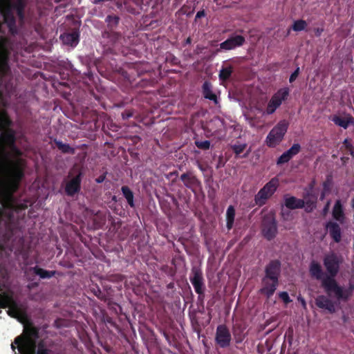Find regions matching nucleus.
Masks as SVG:
<instances>
[{
    "mask_svg": "<svg viewBox=\"0 0 354 354\" xmlns=\"http://www.w3.org/2000/svg\"><path fill=\"white\" fill-rule=\"evenodd\" d=\"M301 151V145L295 143L286 151L283 153L277 160V165H281L288 162L295 156L297 155Z\"/></svg>",
    "mask_w": 354,
    "mask_h": 354,
    "instance_id": "nucleus-18",
    "label": "nucleus"
},
{
    "mask_svg": "<svg viewBox=\"0 0 354 354\" xmlns=\"http://www.w3.org/2000/svg\"><path fill=\"white\" fill-rule=\"evenodd\" d=\"M233 71L234 68L232 65L223 66L219 71V80L222 82L227 81L230 78Z\"/></svg>",
    "mask_w": 354,
    "mask_h": 354,
    "instance_id": "nucleus-30",
    "label": "nucleus"
},
{
    "mask_svg": "<svg viewBox=\"0 0 354 354\" xmlns=\"http://www.w3.org/2000/svg\"><path fill=\"white\" fill-rule=\"evenodd\" d=\"M39 329L32 324L24 326L23 333L17 336L11 344L13 351L17 348L20 354H49V351L41 344L37 350Z\"/></svg>",
    "mask_w": 354,
    "mask_h": 354,
    "instance_id": "nucleus-3",
    "label": "nucleus"
},
{
    "mask_svg": "<svg viewBox=\"0 0 354 354\" xmlns=\"http://www.w3.org/2000/svg\"><path fill=\"white\" fill-rule=\"evenodd\" d=\"M235 218V209L234 206L230 205L226 211V227L228 230L232 229Z\"/></svg>",
    "mask_w": 354,
    "mask_h": 354,
    "instance_id": "nucleus-31",
    "label": "nucleus"
},
{
    "mask_svg": "<svg viewBox=\"0 0 354 354\" xmlns=\"http://www.w3.org/2000/svg\"><path fill=\"white\" fill-rule=\"evenodd\" d=\"M120 17L115 15H109L105 18V22L107 25V30H114V29L118 26L120 22Z\"/></svg>",
    "mask_w": 354,
    "mask_h": 354,
    "instance_id": "nucleus-32",
    "label": "nucleus"
},
{
    "mask_svg": "<svg viewBox=\"0 0 354 354\" xmlns=\"http://www.w3.org/2000/svg\"><path fill=\"white\" fill-rule=\"evenodd\" d=\"M12 159L6 165L0 162V194L6 198L12 196L25 175L27 162L23 158V151L16 143L8 148Z\"/></svg>",
    "mask_w": 354,
    "mask_h": 354,
    "instance_id": "nucleus-2",
    "label": "nucleus"
},
{
    "mask_svg": "<svg viewBox=\"0 0 354 354\" xmlns=\"http://www.w3.org/2000/svg\"><path fill=\"white\" fill-rule=\"evenodd\" d=\"M289 95V89L288 88H280L277 93H275L268 102L266 113L268 115L272 114L282 104L283 101H285Z\"/></svg>",
    "mask_w": 354,
    "mask_h": 354,
    "instance_id": "nucleus-9",
    "label": "nucleus"
},
{
    "mask_svg": "<svg viewBox=\"0 0 354 354\" xmlns=\"http://www.w3.org/2000/svg\"><path fill=\"white\" fill-rule=\"evenodd\" d=\"M82 174L80 172L71 180H69L65 186V192L69 196H73L79 193L81 189Z\"/></svg>",
    "mask_w": 354,
    "mask_h": 354,
    "instance_id": "nucleus-17",
    "label": "nucleus"
},
{
    "mask_svg": "<svg viewBox=\"0 0 354 354\" xmlns=\"http://www.w3.org/2000/svg\"><path fill=\"white\" fill-rule=\"evenodd\" d=\"M0 308H8V314L13 318H17L24 315V310L12 298V296L8 293H3L0 295Z\"/></svg>",
    "mask_w": 354,
    "mask_h": 354,
    "instance_id": "nucleus-7",
    "label": "nucleus"
},
{
    "mask_svg": "<svg viewBox=\"0 0 354 354\" xmlns=\"http://www.w3.org/2000/svg\"><path fill=\"white\" fill-rule=\"evenodd\" d=\"M288 128V122L283 120L279 122L269 132L266 144L270 148H274L283 140Z\"/></svg>",
    "mask_w": 354,
    "mask_h": 354,
    "instance_id": "nucleus-5",
    "label": "nucleus"
},
{
    "mask_svg": "<svg viewBox=\"0 0 354 354\" xmlns=\"http://www.w3.org/2000/svg\"><path fill=\"white\" fill-rule=\"evenodd\" d=\"M53 142L55 144L56 147L58 148V149L61 151L63 153H75V149L71 147L68 144L63 143L62 141L58 140L57 139H55Z\"/></svg>",
    "mask_w": 354,
    "mask_h": 354,
    "instance_id": "nucleus-33",
    "label": "nucleus"
},
{
    "mask_svg": "<svg viewBox=\"0 0 354 354\" xmlns=\"http://www.w3.org/2000/svg\"><path fill=\"white\" fill-rule=\"evenodd\" d=\"M192 43V39L191 37H187L185 40V45L186 44H190Z\"/></svg>",
    "mask_w": 354,
    "mask_h": 354,
    "instance_id": "nucleus-52",
    "label": "nucleus"
},
{
    "mask_svg": "<svg viewBox=\"0 0 354 354\" xmlns=\"http://www.w3.org/2000/svg\"><path fill=\"white\" fill-rule=\"evenodd\" d=\"M133 110L132 109H127L122 113V118L123 120H128L129 118L133 117Z\"/></svg>",
    "mask_w": 354,
    "mask_h": 354,
    "instance_id": "nucleus-43",
    "label": "nucleus"
},
{
    "mask_svg": "<svg viewBox=\"0 0 354 354\" xmlns=\"http://www.w3.org/2000/svg\"><path fill=\"white\" fill-rule=\"evenodd\" d=\"M204 296H205V292L203 295H198V300L203 301V299H204Z\"/></svg>",
    "mask_w": 354,
    "mask_h": 354,
    "instance_id": "nucleus-53",
    "label": "nucleus"
},
{
    "mask_svg": "<svg viewBox=\"0 0 354 354\" xmlns=\"http://www.w3.org/2000/svg\"><path fill=\"white\" fill-rule=\"evenodd\" d=\"M307 27V22L303 19H298L294 21L292 28L294 31L299 32L305 30Z\"/></svg>",
    "mask_w": 354,
    "mask_h": 354,
    "instance_id": "nucleus-35",
    "label": "nucleus"
},
{
    "mask_svg": "<svg viewBox=\"0 0 354 354\" xmlns=\"http://www.w3.org/2000/svg\"><path fill=\"white\" fill-rule=\"evenodd\" d=\"M333 218L339 222L344 223L346 219L344 208L340 200H337L332 210Z\"/></svg>",
    "mask_w": 354,
    "mask_h": 354,
    "instance_id": "nucleus-24",
    "label": "nucleus"
},
{
    "mask_svg": "<svg viewBox=\"0 0 354 354\" xmlns=\"http://www.w3.org/2000/svg\"><path fill=\"white\" fill-rule=\"evenodd\" d=\"M195 145L200 149L207 150L210 147V141L209 140H196Z\"/></svg>",
    "mask_w": 354,
    "mask_h": 354,
    "instance_id": "nucleus-38",
    "label": "nucleus"
},
{
    "mask_svg": "<svg viewBox=\"0 0 354 354\" xmlns=\"http://www.w3.org/2000/svg\"><path fill=\"white\" fill-rule=\"evenodd\" d=\"M212 84L209 81H205L202 86V93L205 99L209 100L215 104L218 103L216 95L212 91Z\"/></svg>",
    "mask_w": 354,
    "mask_h": 354,
    "instance_id": "nucleus-25",
    "label": "nucleus"
},
{
    "mask_svg": "<svg viewBox=\"0 0 354 354\" xmlns=\"http://www.w3.org/2000/svg\"><path fill=\"white\" fill-rule=\"evenodd\" d=\"M278 232L277 222L272 214H266L263 217L261 223V233L268 241L274 239Z\"/></svg>",
    "mask_w": 354,
    "mask_h": 354,
    "instance_id": "nucleus-8",
    "label": "nucleus"
},
{
    "mask_svg": "<svg viewBox=\"0 0 354 354\" xmlns=\"http://www.w3.org/2000/svg\"><path fill=\"white\" fill-rule=\"evenodd\" d=\"M236 32H243V30H237Z\"/></svg>",
    "mask_w": 354,
    "mask_h": 354,
    "instance_id": "nucleus-59",
    "label": "nucleus"
},
{
    "mask_svg": "<svg viewBox=\"0 0 354 354\" xmlns=\"http://www.w3.org/2000/svg\"><path fill=\"white\" fill-rule=\"evenodd\" d=\"M102 37L109 39L113 46L122 44L121 41L123 39L122 34L115 30H104Z\"/></svg>",
    "mask_w": 354,
    "mask_h": 354,
    "instance_id": "nucleus-26",
    "label": "nucleus"
},
{
    "mask_svg": "<svg viewBox=\"0 0 354 354\" xmlns=\"http://www.w3.org/2000/svg\"><path fill=\"white\" fill-rule=\"evenodd\" d=\"M232 336L230 330L225 324H220L216 330L215 342L221 348H227L230 345Z\"/></svg>",
    "mask_w": 354,
    "mask_h": 354,
    "instance_id": "nucleus-11",
    "label": "nucleus"
},
{
    "mask_svg": "<svg viewBox=\"0 0 354 354\" xmlns=\"http://www.w3.org/2000/svg\"><path fill=\"white\" fill-rule=\"evenodd\" d=\"M60 37L65 44L76 46L80 41V32L78 30L74 29L70 32L64 33Z\"/></svg>",
    "mask_w": 354,
    "mask_h": 354,
    "instance_id": "nucleus-21",
    "label": "nucleus"
},
{
    "mask_svg": "<svg viewBox=\"0 0 354 354\" xmlns=\"http://www.w3.org/2000/svg\"><path fill=\"white\" fill-rule=\"evenodd\" d=\"M263 287L260 289V292L266 295L268 298H270L274 293L279 286V281H276L274 279H262Z\"/></svg>",
    "mask_w": 354,
    "mask_h": 354,
    "instance_id": "nucleus-19",
    "label": "nucleus"
},
{
    "mask_svg": "<svg viewBox=\"0 0 354 354\" xmlns=\"http://www.w3.org/2000/svg\"><path fill=\"white\" fill-rule=\"evenodd\" d=\"M343 145L349 151V153L354 157V147L350 140L348 138H346L343 142Z\"/></svg>",
    "mask_w": 354,
    "mask_h": 354,
    "instance_id": "nucleus-40",
    "label": "nucleus"
},
{
    "mask_svg": "<svg viewBox=\"0 0 354 354\" xmlns=\"http://www.w3.org/2000/svg\"><path fill=\"white\" fill-rule=\"evenodd\" d=\"M279 297L286 304H288L292 301L287 292L283 291L279 292Z\"/></svg>",
    "mask_w": 354,
    "mask_h": 354,
    "instance_id": "nucleus-41",
    "label": "nucleus"
},
{
    "mask_svg": "<svg viewBox=\"0 0 354 354\" xmlns=\"http://www.w3.org/2000/svg\"><path fill=\"white\" fill-rule=\"evenodd\" d=\"M121 191L122 192L124 197L126 198L128 204L129 205V206L131 207H135L134 201H133L134 196H133V193L131 190V189L128 186L124 185L122 187Z\"/></svg>",
    "mask_w": 354,
    "mask_h": 354,
    "instance_id": "nucleus-34",
    "label": "nucleus"
},
{
    "mask_svg": "<svg viewBox=\"0 0 354 354\" xmlns=\"http://www.w3.org/2000/svg\"><path fill=\"white\" fill-rule=\"evenodd\" d=\"M284 205L289 209H301L305 206V201L295 196L286 195Z\"/></svg>",
    "mask_w": 354,
    "mask_h": 354,
    "instance_id": "nucleus-22",
    "label": "nucleus"
},
{
    "mask_svg": "<svg viewBox=\"0 0 354 354\" xmlns=\"http://www.w3.org/2000/svg\"><path fill=\"white\" fill-rule=\"evenodd\" d=\"M26 207V205H21V206H20L21 209H25Z\"/></svg>",
    "mask_w": 354,
    "mask_h": 354,
    "instance_id": "nucleus-56",
    "label": "nucleus"
},
{
    "mask_svg": "<svg viewBox=\"0 0 354 354\" xmlns=\"http://www.w3.org/2000/svg\"><path fill=\"white\" fill-rule=\"evenodd\" d=\"M297 300L301 304L304 308L306 307V303L304 297H302L301 296H299L297 297Z\"/></svg>",
    "mask_w": 354,
    "mask_h": 354,
    "instance_id": "nucleus-49",
    "label": "nucleus"
},
{
    "mask_svg": "<svg viewBox=\"0 0 354 354\" xmlns=\"http://www.w3.org/2000/svg\"><path fill=\"white\" fill-rule=\"evenodd\" d=\"M248 155V152L245 153L243 156H242L243 158H246Z\"/></svg>",
    "mask_w": 354,
    "mask_h": 354,
    "instance_id": "nucleus-58",
    "label": "nucleus"
},
{
    "mask_svg": "<svg viewBox=\"0 0 354 354\" xmlns=\"http://www.w3.org/2000/svg\"><path fill=\"white\" fill-rule=\"evenodd\" d=\"M315 185V181L313 180L310 184V188H313Z\"/></svg>",
    "mask_w": 354,
    "mask_h": 354,
    "instance_id": "nucleus-57",
    "label": "nucleus"
},
{
    "mask_svg": "<svg viewBox=\"0 0 354 354\" xmlns=\"http://www.w3.org/2000/svg\"><path fill=\"white\" fill-rule=\"evenodd\" d=\"M348 158H346V157H342L341 158V160L342 162H346V161L348 160Z\"/></svg>",
    "mask_w": 354,
    "mask_h": 354,
    "instance_id": "nucleus-55",
    "label": "nucleus"
},
{
    "mask_svg": "<svg viewBox=\"0 0 354 354\" xmlns=\"http://www.w3.org/2000/svg\"><path fill=\"white\" fill-rule=\"evenodd\" d=\"M13 121L6 110L0 111V133L12 129Z\"/></svg>",
    "mask_w": 354,
    "mask_h": 354,
    "instance_id": "nucleus-23",
    "label": "nucleus"
},
{
    "mask_svg": "<svg viewBox=\"0 0 354 354\" xmlns=\"http://www.w3.org/2000/svg\"><path fill=\"white\" fill-rule=\"evenodd\" d=\"M328 192H324V190H323L320 195V200H323L325 198L326 194Z\"/></svg>",
    "mask_w": 354,
    "mask_h": 354,
    "instance_id": "nucleus-51",
    "label": "nucleus"
},
{
    "mask_svg": "<svg viewBox=\"0 0 354 354\" xmlns=\"http://www.w3.org/2000/svg\"><path fill=\"white\" fill-rule=\"evenodd\" d=\"M333 121L336 125L339 126L344 129H346L349 125L354 124V118L350 115H348L346 118L335 115L333 118Z\"/></svg>",
    "mask_w": 354,
    "mask_h": 354,
    "instance_id": "nucleus-28",
    "label": "nucleus"
},
{
    "mask_svg": "<svg viewBox=\"0 0 354 354\" xmlns=\"http://www.w3.org/2000/svg\"><path fill=\"white\" fill-rule=\"evenodd\" d=\"M281 216L283 218V219H288V216H290V212L288 211L286 212L284 211H282Z\"/></svg>",
    "mask_w": 354,
    "mask_h": 354,
    "instance_id": "nucleus-50",
    "label": "nucleus"
},
{
    "mask_svg": "<svg viewBox=\"0 0 354 354\" xmlns=\"http://www.w3.org/2000/svg\"><path fill=\"white\" fill-rule=\"evenodd\" d=\"M281 269V261L278 259L271 260L265 267V275L266 279L279 281Z\"/></svg>",
    "mask_w": 354,
    "mask_h": 354,
    "instance_id": "nucleus-14",
    "label": "nucleus"
},
{
    "mask_svg": "<svg viewBox=\"0 0 354 354\" xmlns=\"http://www.w3.org/2000/svg\"><path fill=\"white\" fill-rule=\"evenodd\" d=\"M299 73H300L299 67H297L295 71L290 75V76L289 77L290 83H292L296 80V79L297 78V77L299 75Z\"/></svg>",
    "mask_w": 354,
    "mask_h": 354,
    "instance_id": "nucleus-44",
    "label": "nucleus"
},
{
    "mask_svg": "<svg viewBox=\"0 0 354 354\" xmlns=\"http://www.w3.org/2000/svg\"><path fill=\"white\" fill-rule=\"evenodd\" d=\"M305 205H306V211L307 212H310L315 207L314 203L310 201H307L305 202Z\"/></svg>",
    "mask_w": 354,
    "mask_h": 354,
    "instance_id": "nucleus-45",
    "label": "nucleus"
},
{
    "mask_svg": "<svg viewBox=\"0 0 354 354\" xmlns=\"http://www.w3.org/2000/svg\"><path fill=\"white\" fill-rule=\"evenodd\" d=\"M245 43V38L243 35L232 34L225 41L219 44L220 49L230 50L242 46Z\"/></svg>",
    "mask_w": 354,
    "mask_h": 354,
    "instance_id": "nucleus-12",
    "label": "nucleus"
},
{
    "mask_svg": "<svg viewBox=\"0 0 354 354\" xmlns=\"http://www.w3.org/2000/svg\"><path fill=\"white\" fill-rule=\"evenodd\" d=\"M342 262V257L335 253H330L326 255L323 259L327 274L323 271L322 266L315 261L310 263L309 273L312 278L321 281L322 287L328 296H331L332 293H334L337 300L346 301L351 296V292L344 290L335 279Z\"/></svg>",
    "mask_w": 354,
    "mask_h": 354,
    "instance_id": "nucleus-1",
    "label": "nucleus"
},
{
    "mask_svg": "<svg viewBox=\"0 0 354 354\" xmlns=\"http://www.w3.org/2000/svg\"><path fill=\"white\" fill-rule=\"evenodd\" d=\"M30 270H32L36 275H38L41 279H50L54 277L56 274V271L55 270H46L37 266L31 268Z\"/></svg>",
    "mask_w": 354,
    "mask_h": 354,
    "instance_id": "nucleus-29",
    "label": "nucleus"
},
{
    "mask_svg": "<svg viewBox=\"0 0 354 354\" xmlns=\"http://www.w3.org/2000/svg\"><path fill=\"white\" fill-rule=\"evenodd\" d=\"M351 205L352 208L354 209V197L351 200Z\"/></svg>",
    "mask_w": 354,
    "mask_h": 354,
    "instance_id": "nucleus-54",
    "label": "nucleus"
},
{
    "mask_svg": "<svg viewBox=\"0 0 354 354\" xmlns=\"http://www.w3.org/2000/svg\"><path fill=\"white\" fill-rule=\"evenodd\" d=\"M16 131L15 129H8L1 132L0 134V149L3 153L8 151V148L16 143Z\"/></svg>",
    "mask_w": 354,
    "mask_h": 354,
    "instance_id": "nucleus-13",
    "label": "nucleus"
},
{
    "mask_svg": "<svg viewBox=\"0 0 354 354\" xmlns=\"http://www.w3.org/2000/svg\"><path fill=\"white\" fill-rule=\"evenodd\" d=\"M247 147L246 144H241V145H231V149L232 151L235 153L236 157L240 156L241 153Z\"/></svg>",
    "mask_w": 354,
    "mask_h": 354,
    "instance_id": "nucleus-37",
    "label": "nucleus"
},
{
    "mask_svg": "<svg viewBox=\"0 0 354 354\" xmlns=\"http://www.w3.org/2000/svg\"><path fill=\"white\" fill-rule=\"evenodd\" d=\"M189 280L194 286L195 292L198 295H203L205 292V286L201 270L197 267H193L191 270Z\"/></svg>",
    "mask_w": 354,
    "mask_h": 354,
    "instance_id": "nucleus-10",
    "label": "nucleus"
},
{
    "mask_svg": "<svg viewBox=\"0 0 354 354\" xmlns=\"http://www.w3.org/2000/svg\"><path fill=\"white\" fill-rule=\"evenodd\" d=\"M325 228L328 231L330 238L335 243H339L342 241V230L340 225L335 221H328Z\"/></svg>",
    "mask_w": 354,
    "mask_h": 354,
    "instance_id": "nucleus-20",
    "label": "nucleus"
},
{
    "mask_svg": "<svg viewBox=\"0 0 354 354\" xmlns=\"http://www.w3.org/2000/svg\"><path fill=\"white\" fill-rule=\"evenodd\" d=\"M279 179L277 177L272 178L254 196L256 205L262 207L266 205L267 201L275 193L279 187Z\"/></svg>",
    "mask_w": 354,
    "mask_h": 354,
    "instance_id": "nucleus-6",
    "label": "nucleus"
},
{
    "mask_svg": "<svg viewBox=\"0 0 354 354\" xmlns=\"http://www.w3.org/2000/svg\"><path fill=\"white\" fill-rule=\"evenodd\" d=\"M27 5V0H0L1 15L3 17V25L9 28L11 33L17 34L19 28L16 25V19L14 10L21 21L24 19V9Z\"/></svg>",
    "mask_w": 354,
    "mask_h": 354,
    "instance_id": "nucleus-4",
    "label": "nucleus"
},
{
    "mask_svg": "<svg viewBox=\"0 0 354 354\" xmlns=\"http://www.w3.org/2000/svg\"><path fill=\"white\" fill-rule=\"evenodd\" d=\"M315 303L319 308L326 310L330 314H333L336 311L335 303L326 295L317 296Z\"/></svg>",
    "mask_w": 354,
    "mask_h": 354,
    "instance_id": "nucleus-16",
    "label": "nucleus"
},
{
    "mask_svg": "<svg viewBox=\"0 0 354 354\" xmlns=\"http://www.w3.org/2000/svg\"><path fill=\"white\" fill-rule=\"evenodd\" d=\"M124 6L125 10L133 15L139 14V10L141 6L140 0H124Z\"/></svg>",
    "mask_w": 354,
    "mask_h": 354,
    "instance_id": "nucleus-27",
    "label": "nucleus"
},
{
    "mask_svg": "<svg viewBox=\"0 0 354 354\" xmlns=\"http://www.w3.org/2000/svg\"><path fill=\"white\" fill-rule=\"evenodd\" d=\"M206 15V12L204 10L198 11L195 17V21H196L198 19H200L201 17H204Z\"/></svg>",
    "mask_w": 354,
    "mask_h": 354,
    "instance_id": "nucleus-46",
    "label": "nucleus"
},
{
    "mask_svg": "<svg viewBox=\"0 0 354 354\" xmlns=\"http://www.w3.org/2000/svg\"><path fill=\"white\" fill-rule=\"evenodd\" d=\"M180 179L183 182L184 185L194 193L196 192V188L201 187V182L192 171L182 174Z\"/></svg>",
    "mask_w": 354,
    "mask_h": 354,
    "instance_id": "nucleus-15",
    "label": "nucleus"
},
{
    "mask_svg": "<svg viewBox=\"0 0 354 354\" xmlns=\"http://www.w3.org/2000/svg\"><path fill=\"white\" fill-rule=\"evenodd\" d=\"M106 178V175L105 174H102V175H100V176H98L96 179H95V182L97 183H102V182H104V180H105Z\"/></svg>",
    "mask_w": 354,
    "mask_h": 354,
    "instance_id": "nucleus-48",
    "label": "nucleus"
},
{
    "mask_svg": "<svg viewBox=\"0 0 354 354\" xmlns=\"http://www.w3.org/2000/svg\"><path fill=\"white\" fill-rule=\"evenodd\" d=\"M328 206V203L326 205V206L325 207V209H327V207Z\"/></svg>",
    "mask_w": 354,
    "mask_h": 354,
    "instance_id": "nucleus-60",
    "label": "nucleus"
},
{
    "mask_svg": "<svg viewBox=\"0 0 354 354\" xmlns=\"http://www.w3.org/2000/svg\"><path fill=\"white\" fill-rule=\"evenodd\" d=\"M331 185L332 179L331 178L328 177L327 179L323 183V190H324V192H330Z\"/></svg>",
    "mask_w": 354,
    "mask_h": 354,
    "instance_id": "nucleus-42",
    "label": "nucleus"
},
{
    "mask_svg": "<svg viewBox=\"0 0 354 354\" xmlns=\"http://www.w3.org/2000/svg\"><path fill=\"white\" fill-rule=\"evenodd\" d=\"M91 290L101 301H106L108 299L107 295L97 286L92 288Z\"/></svg>",
    "mask_w": 354,
    "mask_h": 354,
    "instance_id": "nucleus-36",
    "label": "nucleus"
},
{
    "mask_svg": "<svg viewBox=\"0 0 354 354\" xmlns=\"http://www.w3.org/2000/svg\"><path fill=\"white\" fill-rule=\"evenodd\" d=\"M211 122L216 125L218 128L217 130H215L214 132L219 131L222 127H224V120L220 117H215L212 120Z\"/></svg>",
    "mask_w": 354,
    "mask_h": 354,
    "instance_id": "nucleus-39",
    "label": "nucleus"
},
{
    "mask_svg": "<svg viewBox=\"0 0 354 354\" xmlns=\"http://www.w3.org/2000/svg\"><path fill=\"white\" fill-rule=\"evenodd\" d=\"M323 32H324V28H314V32H315V35L316 37H320Z\"/></svg>",
    "mask_w": 354,
    "mask_h": 354,
    "instance_id": "nucleus-47",
    "label": "nucleus"
}]
</instances>
